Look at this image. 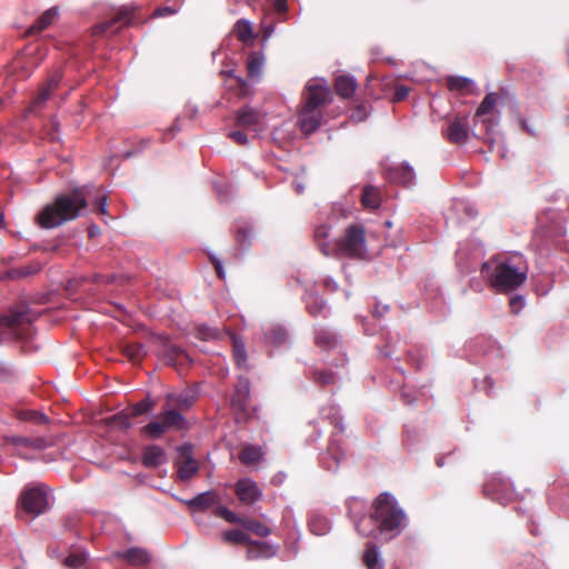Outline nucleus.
Returning <instances> with one entry per match:
<instances>
[{"label":"nucleus","mask_w":569,"mask_h":569,"mask_svg":"<svg viewBox=\"0 0 569 569\" xmlns=\"http://www.w3.org/2000/svg\"><path fill=\"white\" fill-rule=\"evenodd\" d=\"M409 93V89L405 86H399L396 88L395 90V93H393V101H401L403 100L405 98H407Z\"/></svg>","instance_id":"obj_53"},{"label":"nucleus","mask_w":569,"mask_h":569,"mask_svg":"<svg viewBox=\"0 0 569 569\" xmlns=\"http://www.w3.org/2000/svg\"><path fill=\"white\" fill-rule=\"evenodd\" d=\"M178 476L186 481L191 479L198 472V462L191 457L190 447L180 448V457L177 461Z\"/></svg>","instance_id":"obj_20"},{"label":"nucleus","mask_w":569,"mask_h":569,"mask_svg":"<svg viewBox=\"0 0 569 569\" xmlns=\"http://www.w3.org/2000/svg\"><path fill=\"white\" fill-rule=\"evenodd\" d=\"M330 96V89L323 80L315 79L308 82L305 106L318 109Z\"/></svg>","instance_id":"obj_16"},{"label":"nucleus","mask_w":569,"mask_h":569,"mask_svg":"<svg viewBox=\"0 0 569 569\" xmlns=\"http://www.w3.org/2000/svg\"><path fill=\"white\" fill-rule=\"evenodd\" d=\"M335 88L340 97L350 98L356 91L357 82L352 77L342 74L336 78Z\"/></svg>","instance_id":"obj_29"},{"label":"nucleus","mask_w":569,"mask_h":569,"mask_svg":"<svg viewBox=\"0 0 569 569\" xmlns=\"http://www.w3.org/2000/svg\"><path fill=\"white\" fill-rule=\"evenodd\" d=\"M325 256L365 258L367 253L365 230L359 226H349L345 236L332 244L322 246Z\"/></svg>","instance_id":"obj_4"},{"label":"nucleus","mask_w":569,"mask_h":569,"mask_svg":"<svg viewBox=\"0 0 569 569\" xmlns=\"http://www.w3.org/2000/svg\"><path fill=\"white\" fill-rule=\"evenodd\" d=\"M186 428V419L174 409H166L153 421L144 426V436L159 438L170 430H182Z\"/></svg>","instance_id":"obj_5"},{"label":"nucleus","mask_w":569,"mask_h":569,"mask_svg":"<svg viewBox=\"0 0 569 569\" xmlns=\"http://www.w3.org/2000/svg\"><path fill=\"white\" fill-rule=\"evenodd\" d=\"M309 528L315 535L321 536L328 532L329 521L323 517H312L309 521Z\"/></svg>","instance_id":"obj_43"},{"label":"nucleus","mask_w":569,"mask_h":569,"mask_svg":"<svg viewBox=\"0 0 569 569\" xmlns=\"http://www.w3.org/2000/svg\"><path fill=\"white\" fill-rule=\"evenodd\" d=\"M273 29H274L273 24L267 23L264 20L261 22V30H262L264 40H267L272 34Z\"/></svg>","instance_id":"obj_58"},{"label":"nucleus","mask_w":569,"mask_h":569,"mask_svg":"<svg viewBox=\"0 0 569 569\" xmlns=\"http://www.w3.org/2000/svg\"><path fill=\"white\" fill-rule=\"evenodd\" d=\"M117 557L122 558L131 566L142 565V550L139 548H131L122 553L118 552Z\"/></svg>","instance_id":"obj_40"},{"label":"nucleus","mask_w":569,"mask_h":569,"mask_svg":"<svg viewBox=\"0 0 569 569\" xmlns=\"http://www.w3.org/2000/svg\"><path fill=\"white\" fill-rule=\"evenodd\" d=\"M521 124H522V128H523L527 132H529L530 134H535L533 130H531L529 127H527V124H526V122H525V121H522V122H521Z\"/></svg>","instance_id":"obj_61"},{"label":"nucleus","mask_w":569,"mask_h":569,"mask_svg":"<svg viewBox=\"0 0 569 569\" xmlns=\"http://www.w3.org/2000/svg\"><path fill=\"white\" fill-rule=\"evenodd\" d=\"M386 176L389 181L402 186H410L416 179L413 169L407 162L389 167L386 170Z\"/></svg>","instance_id":"obj_21"},{"label":"nucleus","mask_w":569,"mask_h":569,"mask_svg":"<svg viewBox=\"0 0 569 569\" xmlns=\"http://www.w3.org/2000/svg\"><path fill=\"white\" fill-rule=\"evenodd\" d=\"M132 20V10L123 7L119 9L114 17L102 21L92 28L93 37H103L109 33H116L124 26H129Z\"/></svg>","instance_id":"obj_8"},{"label":"nucleus","mask_w":569,"mask_h":569,"mask_svg":"<svg viewBox=\"0 0 569 569\" xmlns=\"http://www.w3.org/2000/svg\"><path fill=\"white\" fill-rule=\"evenodd\" d=\"M20 500L23 510L33 516H39L48 509L47 492L39 487L24 489Z\"/></svg>","instance_id":"obj_7"},{"label":"nucleus","mask_w":569,"mask_h":569,"mask_svg":"<svg viewBox=\"0 0 569 569\" xmlns=\"http://www.w3.org/2000/svg\"><path fill=\"white\" fill-rule=\"evenodd\" d=\"M315 380L321 385H329L335 382V377L331 372L320 371L315 375Z\"/></svg>","instance_id":"obj_52"},{"label":"nucleus","mask_w":569,"mask_h":569,"mask_svg":"<svg viewBox=\"0 0 569 569\" xmlns=\"http://www.w3.org/2000/svg\"><path fill=\"white\" fill-rule=\"evenodd\" d=\"M238 499L246 505H252L261 497L257 482L251 479H240L234 487Z\"/></svg>","instance_id":"obj_19"},{"label":"nucleus","mask_w":569,"mask_h":569,"mask_svg":"<svg viewBox=\"0 0 569 569\" xmlns=\"http://www.w3.org/2000/svg\"><path fill=\"white\" fill-rule=\"evenodd\" d=\"M241 237H242V231H241V230H239V231H238V236H237V240H238V241H241Z\"/></svg>","instance_id":"obj_63"},{"label":"nucleus","mask_w":569,"mask_h":569,"mask_svg":"<svg viewBox=\"0 0 569 569\" xmlns=\"http://www.w3.org/2000/svg\"><path fill=\"white\" fill-rule=\"evenodd\" d=\"M233 358L238 367H242L247 360L244 346L238 339H233Z\"/></svg>","instance_id":"obj_45"},{"label":"nucleus","mask_w":569,"mask_h":569,"mask_svg":"<svg viewBox=\"0 0 569 569\" xmlns=\"http://www.w3.org/2000/svg\"><path fill=\"white\" fill-rule=\"evenodd\" d=\"M370 517L356 523L357 531L363 537L387 535V539L398 536L407 527V516L390 493L379 495L372 503Z\"/></svg>","instance_id":"obj_1"},{"label":"nucleus","mask_w":569,"mask_h":569,"mask_svg":"<svg viewBox=\"0 0 569 569\" xmlns=\"http://www.w3.org/2000/svg\"><path fill=\"white\" fill-rule=\"evenodd\" d=\"M142 416V401H138L133 407L127 408L126 410L113 415L108 419V423L112 428L126 430L139 422V418Z\"/></svg>","instance_id":"obj_17"},{"label":"nucleus","mask_w":569,"mask_h":569,"mask_svg":"<svg viewBox=\"0 0 569 569\" xmlns=\"http://www.w3.org/2000/svg\"><path fill=\"white\" fill-rule=\"evenodd\" d=\"M266 340L268 343L273 346H281L287 342L288 335L283 327L281 326H273L269 328L266 333Z\"/></svg>","instance_id":"obj_35"},{"label":"nucleus","mask_w":569,"mask_h":569,"mask_svg":"<svg viewBox=\"0 0 569 569\" xmlns=\"http://www.w3.org/2000/svg\"><path fill=\"white\" fill-rule=\"evenodd\" d=\"M151 406H152V403H151V402H149L147 398H144V405H143L144 412H146L149 408H151Z\"/></svg>","instance_id":"obj_62"},{"label":"nucleus","mask_w":569,"mask_h":569,"mask_svg":"<svg viewBox=\"0 0 569 569\" xmlns=\"http://www.w3.org/2000/svg\"><path fill=\"white\" fill-rule=\"evenodd\" d=\"M126 355L128 356V358H129L131 361L137 362V363H139V362H140L139 348H136V347H127V348H126Z\"/></svg>","instance_id":"obj_55"},{"label":"nucleus","mask_w":569,"mask_h":569,"mask_svg":"<svg viewBox=\"0 0 569 569\" xmlns=\"http://www.w3.org/2000/svg\"><path fill=\"white\" fill-rule=\"evenodd\" d=\"M316 343L323 349L335 348L338 343L336 335L329 330L320 329L316 333Z\"/></svg>","instance_id":"obj_38"},{"label":"nucleus","mask_w":569,"mask_h":569,"mask_svg":"<svg viewBox=\"0 0 569 569\" xmlns=\"http://www.w3.org/2000/svg\"><path fill=\"white\" fill-rule=\"evenodd\" d=\"M485 493L488 495L493 500H503L506 497L505 495H500V492L496 489V482L495 480L487 482L485 485Z\"/></svg>","instance_id":"obj_49"},{"label":"nucleus","mask_w":569,"mask_h":569,"mask_svg":"<svg viewBox=\"0 0 569 569\" xmlns=\"http://www.w3.org/2000/svg\"><path fill=\"white\" fill-rule=\"evenodd\" d=\"M241 526L259 537H267L270 533V529L262 522L256 520H243Z\"/></svg>","instance_id":"obj_41"},{"label":"nucleus","mask_w":569,"mask_h":569,"mask_svg":"<svg viewBox=\"0 0 569 569\" xmlns=\"http://www.w3.org/2000/svg\"><path fill=\"white\" fill-rule=\"evenodd\" d=\"M249 396L250 383L247 378H239L234 393L231 399V406L238 419H247L249 417Z\"/></svg>","instance_id":"obj_13"},{"label":"nucleus","mask_w":569,"mask_h":569,"mask_svg":"<svg viewBox=\"0 0 569 569\" xmlns=\"http://www.w3.org/2000/svg\"><path fill=\"white\" fill-rule=\"evenodd\" d=\"M167 462V456L159 446H144V467H157Z\"/></svg>","instance_id":"obj_27"},{"label":"nucleus","mask_w":569,"mask_h":569,"mask_svg":"<svg viewBox=\"0 0 569 569\" xmlns=\"http://www.w3.org/2000/svg\"><path fill=\"white\" fill-rule=\"evenodd\" d=\"M263 63H264V58L261 53H259V52L250 53L248 57V61H247V69H248L249 77H251V78L259 77L261 73Z\"/></svg>","instance_id":"obj_36"},{"label":"nucleus","mask_w":569,"mask_h":569,"mask_svg":"<svg viewBox=\"0 0 569 569\" xmlns=\"http://www.w3.org/2000/svg\"><path fill=\"white\" fill-rule=\"evenodd\" d=\"M217 330L209 328L207 326H200L198 328V336L203 340L213 339L217 337Z\"/></svg>","instance_id":"obj_51"},{"label":"nucleus","mask_w":569,"mask_h":569,"mask_svg":"<svg viewBox=\"0 0 569 569\" xmlns=\"http://www.w3.org/2000/svg\"><path fill=\"white\" fill-rule=\"evenodd\" d=\"M194 401V395L191 391H182L180 393H170L168 395V407H172L171 409L179 408L186 409L189 408Z\"/></svg>","instance_id":"obj_30"},{"label":"nucleus","mask_w":569,"mask_h":569,"mask_svg":"<svg viewBox=\"0 0 569 569\" xmlns=\"http://www.w3.org/2000/svg\"><path fill=\"white\" fill-rule=\"evenodd\" d=\"M321 114L318 109L303 106L299 113V127L302 132L310 134L320 126Z\"/></svg>","instance_id":"obj_23"},{"label":"nucleus","mask_w":569,"mask_h":569,"mask_svg":"<svg viewBox=\"0 0 569 569\" xmlns=\"http://www.w3.org/2000/svg\"><path fill=\"white\" fill-rule=\"evenodd\" d=\"M233 34L243 43L252 42L254 34L252 31L251 23L246 19H240L233 27Z\"/></svg>","instance_id":"obj_33"},{"label":"nucleus","mask_w":569,"mask_h":569,"mask_svg":"<svg viewBox=\"0 0 569 569\" xmlns=\"http://www.w3.org/2000/svg\"><path fill=\"white\" fill-rule=\"evenodd\" d=\"M38 62L34 57L19 56L16 57L12 62V69L14 72L21 71L20 78H28L32 71L37 68Z\"/></svg>","instance_id":"obj_26"},{"label":"nucleus","mask_w":569,"mask_h":569,"mask_svg":"<svg viewBox=\"0 0 569 569\" xmlns=\"http://www.w3.org/2000/svg\"><path fill=\"white\" fill-rule=\"evenodd\" d=\"M525 306V300L522 297L517 296L510 299V308L513 312H519L520 309Z\"/></svg>","instance_id":"obj_54"},{"label":"nucleus","mask_w":569,"mask_h":569,"mask_svg":"<svg viewBox=\"0 0 569 569\" xmlns=\"http://www.w3.org/2000/svg\"><path fill=\"white\" fill-rule=\"evenodd\" d=\"M262 449L257 446H246L242 448L239 459L244 465H254L261 460Z\"/></svg>","instance_id":"obj_34"},{"label":"nucleus","mask_w":569,"mask_h":569,"mask_svg":"<svg viewBox=\"0 0 569 569\" xmlns=\"http://www.w3.org/2000/svg\"><path fill=\"white\" fill-rule=\"evenodd\" d=\"M87 198L81 189L58 196L51 204H47L37 216L41 228L52 229L76 219L87 207Z\"/></svg>","instance_id":"obj_3"},{"label":"nucleus","mask_w":569,"mask_h":569,"mask_svg":"<svg viewBox=\"0 0 569 569\" xmlns=\"http://www.w3.org/2000/svg\"><path fill=\"white\" fill-rule=\"evenodd\" d=\"M469 121L467 116H455L447 121L442 136L451 143H465L469 138Z\"/></svg>","instance_id":"obj_11"},{"label":"nucleus","mask_w":569,"mask_h":569,"mask_svg":"<svg viewBox=\"0 0 569 569\" xmlns=\"http://www.w3.org/2000/svg\"><path fill=\"white\" fill-rule=\"evenodd\" d=\"M96 210L101 214H104L107 212V197L106 196H102L101 198H99L97 200Z\"/></svg>","instance_id":"obj_57"},{"label":"nucleus","mask_w":569,"mask_h":569,"mask_svg":"<svg viewBox=\"0 0 569 569\" xmlns=\"http://www.w3.org/2000/svg\"><path fill=\"white\" fill-rule=\"evenodd\" d=\"M227 77L226 88L238 98H247L252 94V88L248 81L242 78L234 77L232 70H223L221 72Z\"/></svg>","instance_id":"obj_22"},{"label":"nucleus","mask_w":569,"mask_h":569,"mask_svg":"<svg viewBox=\"0 0 569 569\" xmlns=\"http://www.w3.org/2000/svg\"><path fill=\"white\" fill-rule=\"evenodd\" d=\"M216 495L211 492L200 493L193 498L190 503L199 509H206L214 503Z\"/></svg>","instance_id":"obj_44"},{"label":"nucleus","mask_w":569,"mask_h":569,"mask_svg":"<svg viewBox=\"0 0 569 569\" xmlns=\"http://www.w3.org/2000/svg\"><path fill=\"white\" fill-rule=\"evenodd\" d=\"M223 540L232 543H250L248 550V558H256L259 556L269 557L273 555L271 548L262 542H250L248 536L239 529L227 530L222 533Z\"/></svg>","instance_id":"obj_10"},{"label":"nucleus","mask_w":569,"mask_h":569,"mask_svg":"<svg viewBox=\"0 0 569 569\" xmlns=\"http://www.w3.org/2000/svg\"><path fill=\"white\" fill-rule=\"evenodd\" d=\"M352 118L357 119L358 121H361L366 118L365 109L359 108L353 114Z\"/></svg>","instance_id":"obj_60"},{"label":"nucleus","mask_w":569,"mask_h":569,"mask_svg":"<svg viewBox=\"0 0 569 569\" xmlns=\"http://www.w3.org/2000/svg\"><path fill=\"white\" fill-rule=\"evenodd\" d=\"M63 78V73L60 69L56 70L46 83L39 89L37 96L31 101L29 111L34 112L40 109L51 97L52 92L59 88V84Z\"/></svg>","instance_id":"obj_15"},{"label":"nucleus","mask_w":569,"mask_h":569,"mask_svg":"<svg viewBox=\"0 0 569 569\" xmlns=\"http://www.w3.org/2000/svg\"><path fill=\"white\" fill-rule=\"evenodd\" d=\"M86 561L87 555L82 551H78L69 553L64 558L63 565L72 569H78L81 568L86 563Z\"/></svg>","instance_id":"obj_42"},{"label":"nucleus","mask_w":569,"mask_h":569,"mask_svg":"<svg viewBox=\"0 0 569 569\" xmlns=\"http://www.w3.org/2000/svg\"><path fill=\"white\" fill-rule=\"evenodd\" d=\"M179 11V6H163L157 8L153 13L151 14V18H160V17H168L177 13Z\"/></svg>","instance_id":"obj_48"},{"label":"nucleus","mask_w":569,"mask_h":569,"mask_svg":"<svg viewBox=\"0 0 569 569\" xmlns=\"http://www.w3.org/2000/svg\"><path fill=\"white\" fill-rule=\"evenodd\" d=\"M498 100L497 93H488L476 111V118L480 119L486 127L490 143L493 142L490 130L497 124L496 106Z\"/></svg>","instance_id":"obj_9"},{"label":"nucleus","mask_w":569,"mask_h":569,"mask_svg":"<svg viewBox=\"0 0 569 569\" xmlns=\"http://www.w3.org/2000/svg\"><path fill=\"white\" fill-rule=\"evenodd\" d=\"M306 307H307L308 312L311 316L316 317L325 310L326 305L320 297H318L313 293H310L306 297Z\"/></svg>","instance_id":"obj_39"},{"label":"nucleus","mask_w":569,"mask_h":569,"mask_svg":"<svg viewBox=\"0 0 569 569\" xmlns=\"http://www.w3.org/2000/svg\"><path fill=\"white\" fill-rule=\"evenodd\" d=\"M4 445H11L16 448V455L28 459L22 449L43 450L49 446L44 437H22V436H4L2 438Z\"/></svg>","instance_id":"obj_12"},{"label":"nucleus","mask_w":569,"mask_h":569,"mask_svg":"<svg viewBox=\"0 0 569 569\" xmlns=\"http://www.w3.org/2000/svg\"><path fill=\"white\" fill-rule=\"evenodd\" d=\"M363 563L368 569H382V560L380 558L377 546L368 542L363 553Z\"/></svg>","instance_id":"obj_31"},{"label":"nucleus","mask_w":569,"mask_h":569,"mask_svg":"<svg viewBox=\"0 0 569 569\" xmlns=\"http://www.w3.org/2000/svg\"><path fill=\"white\" fill-rule=\"evenodd\" d=\"M481 273L489 286L498 292L519 287L527 277L521 256L491 258L482 264Z\"/></svg>","instance_id":"obj_2"},{"label":"nucleus","mask_w":569,"mask_h":569,"mask_svg":"<svg viewBox=\"0 0 569 569\" xmlns=\"http://www.w3.org/2000/svg\"><path fill=\"white\" fill-rule=\"evenodd\" d=\"M331 423L335 426L336 431L331 435L327 451L321 456V465L327 470H336L345 457V451L341 447L343 427L341 419L333 416Z\"/></svg>","instance_id":"obj_6"},{"label":"nucleus","mask_w":569,"mask_h":569,"mask_svg":"<svg viewBox=\"0 0 569 569\" xmlns=\"http://www.w3.org/2000/svg\"><path fill=\"white\" fill-rule=\"evenodd\" d=\"M447 88L450 91L458 92L462 96H468L473 92L475 83L471 79L459 76H450L447 78Z\"/></svg>","instance_id":"obj_25"},{"label":"nucleus","mask_w":569,"mask_h":569,"mask_svg":"<svg viewBox=\"0 0 569 569\" xmlns=\"http://www.w3.org/2000/svg\"><path fill=\"white\" fill-rule=\"evenodd\" d=\"M211 261H212V263L214 266V269H216V272H217L218 277L220 279H223L224 278V271H223L221 262L218 259H216V258H211Z\"/></svg>","instance_id":"obj_59"},{"label":"nucleus","mask_w":569,"mask_h":569,"mask_svg":"<svg viewBox=\"0 0 569 569\" xmlns=\"http://www.w3.org/2000/svg\"><path fill=\"white\" fill-rule=\"evenodd\" d=\"M59 10L57 7H52L48 10H46L38 19L37 21L30 26L29 32L30 33H37L44 29H47L49 26L53 23L56 18L58 17Z\"/></svg>","instance_id":"obj_28"},{"label":"nucleus","mask_w":569,"mask_h":569,"mask_svg":"<svg viewBox=\"0 0 569 569\" xmlns=\"http://www.w3.org/2000/svg\"><path fill=\"white\" fill-rule=\"evenodd\" d=\"M32 322V317L27 308L17 310H10L9 313L0 317V327L12 330L17 336L20 337L18 330Z\"/></svg>","instance_id":"obj_18"},{"label":"nucleus","mask_w":569,"mask_h":569,"mask_svg":"<svg viewBox=\"0 0 569 569\" xmlns=\"http://www.w3.org/2000/svg\"><path fill=\"white\" fill-rule=\"evenodd\" d=\"M329 236V227L320 226L315 230V240L322 251V246L332 244V241H325Z\"/></svg>","instance_id":"obj_46"},{"label":"nucleus","mask_w":569,"mask_h":569,"mask_svg":"<svg viewBox=\"0 0 569 569\" xmlns=\"http://www.w3.org/2000/svg\"><path fill=\"white\" fill-rule=\"evenodd\" d=\"M287 1L288 0H273V9L279 14H284L287 12Z\"/></svg>","instance_id":"obj_56"},{"label":"nucleus","mask_w":569,"mask_h":569,"mask_svg":"<svg viewBox=\"0 0 569 569\" xmlns=\"http://www.w3.org/2000/svg\"><path fill=\"white\" fill-rule=\"evenodd\" d=\"M296 190H297L298 193H300V192H302V187L300 184H297Z\"/></svg>","instance_id":"obj_64"},{"label":"nucleus","mask_w":569,"mask_h":569,"mask_svg":"<svg viewBox=\"0 0 569 569\" xmlns=\"http://www.w3.org/2000/svg\"><path fill=\"white\" fill-rule=\"evenodd\" d=\"M228 137L239 146H244L248 143V136L241 130L230 131Z\"/></svg>","instance_id":"obj_50"},{"label":"nucleus","mask_w":569,"mask_h":569,"mask_svg":"<svg viewBox=\"0 0 569 569\" xmlns=\"http://www.w3.org/2000/svg\"><path fill=\"white\" fill-rule=\"evenodd\" d=\"M547 214H540L538 217L539 230L537 231V236H541L542 238L550 239L555 241L557 238H560L565 234V228L560 220H552L551 227L545 226V219Z\"/></svg>","instance_id":"obj_24"},{"label":"nucleus","mask_w":569,"mask_h":569,"mask_svg":"<svg viewBox=\"0 0 569 569\" xmlns=\"http://www.w3.org/2000/svg\"><path fill=\"white\" fill-rule=\"evenodd\" d=\"M16 418L20 421H30L37 425H44L48 422V417L36 410H19L16 412Z\"/></svg>","instance_id":"obj_37"},{"label":"nucleus","mask_w":569,"mask_h":569,"mask_svg":"<svg viewBox=\"0 0 569 569\" xmlns=\"http://www.w3.org/2000/svg\"><path fill=\"white\" fill-rule=\"evenodd\" d=\"M361 203L367 209H377L381 203L380 191L371 186H367L362 190Z\"/></svg>","instance_id":"obj_32"},{"label":"nucleus","mask_w":569,"mask_h":569,"mask_svg":"<svg viewBox=\"0 0 569 569\" xmlns=\"http://www.w3.org/2000/svg\"><path fill=\"white\" fill-rule=\"evenodd\" d=\"M217 516L223 518L229 523H240L242 522V519L239 518L233 511L229 510L226 507H218L216 511Z\"/></svg>","instance_id":"obj_47"},{"label":"nucleus","mask_w":569,"mask_h":569,"mask_svg":"<svg viewBox=\"0 0 569 569\" xmlns=\"http://www.w3.org/2000/svg\"><path fill=\"white\" fill-rule=\"evenodd\" d=\"M264 118L266 114L262 111L246 106L237 112L236 121L239 127L258 133L264 128Z\"/></svg>","instance_id":"obj_14"}]
</instances>
